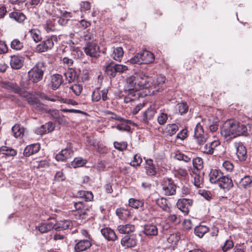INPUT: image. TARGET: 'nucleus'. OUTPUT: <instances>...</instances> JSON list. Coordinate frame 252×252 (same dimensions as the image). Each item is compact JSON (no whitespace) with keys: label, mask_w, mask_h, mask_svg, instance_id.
<instances>
[{"label":"nucleus","mask_w":252,"mask_h":252,"mask_svg":"<svg viewBox=\"0 0 252 252\" xmlns=\"http://www.w3.org/2000/svg\"><path fill=\"white\" fill-rule=\"evenodd\" d=\"M151 84L148 76L143 71L136 72L127 77L125 86L126 93L125 102L127 103L138 99L140 97L139 90L149 88Z\"/></svg>","instance_id":"f257e3e1"},{"label":"nucleus","mask_w":252,"mask_h":252,"mask_svg":"<svg viewBox=\"0 0 252 252\" xmlns=\"http://www.w3.org/2000/svg\"><path fill=\"white\" fill-rule=\"evenodd\" d=\"M236 121L228 120L225 122L221 129V135L227 140L236 137Z\"/></svg>","instance_id":"f03ea898"},{"label":"nucleus","mask_w":252,"mask_h":252,"mask_svg":"<svg viewBox=\"0 0 252 252\" xmlns=\"http://www.w3.org/2000/svg\"><path fill=\"white\" fill-rule=\"evenodd\" d=\"M45 70L44 63L43 62H39L29 71V77L30 80L36 83L40 81L43 77Z\"/></svg>","instance_id":"7ed1b4c3"},{"label":"nucleus","mask_w":252,"mask_h":252,"mask_svg":"<svg viewBox=\"0 0 252 252\" xmlns=\"http://www.w3.org/2000/svg\"><path fill=\"white\" fill-rule=\"evenodd\" d=\"M161 185L165 195L170 196L175 194L177 186L172 179L167 177L163 178L161 181Z\"/></svg>","instance_id":"20e7f679"},{"label":"nucleus","mask_w":252,"mask_h":252,"mask_svg":"<svg viewBox=\"0 0 252 252\" xmlns=\"http://www.w3.org/2000/svg\"><path fill=\"white\" fill-rule=\"evenodd\" d=\"M58 41V37L56 35H52L47 37L40 43L37 45L35 51L38 53L44 52L51 49L54 45V42Z\"/></svg>","instance_id":"39448f33"},{"label":"nucleus","mask_w":252,"mask_h":252,"mask_svg":"<svg viewBox=\"0 0 252 252\" xmlns=\"http://www.w3.org/2000/svg\"><path fill=\"white\" fill-rule=\"evenodd\" d=\"M83 49L86 55L91 58H97L99 56V47L94 42H87Z\"/></svg>","instance_id":"423d86ee"},{"label":"nucleus","mask_w":252,"mask_h":252,"mask_svg":"<svg viewBox=\"0 0 252 252\" xmlns=\"http://www.w3.org/2000/svg\"><path fill=\"white\" fill-rule=\"evenodd\" d=\"M194 137L198 145H204L208 139V135L204 132L203 126L200 123L196 125Z\"/></svg>","instance_id":"0eeeda50"},{"label":"nucleus","mask_w":252,"mask_h":252,"mask_svg":"<svg viewBox=\"0 0 252 252\" xmlns=\"http://www.w3.org/2000/svg\"><path fill=\"white\" fill-rule=\"evenodd\" d=\"M1 87L7 90L19 94L23 97L27 96V93L21 89L17 84L10 82L3 81L1 83Z\"/></svg>","instance_id":"6e6552de"},{"label":"nucleus","mask_w":252,"mask_h":252,"mask_svg":"<svg viewBox=\"0 0 252 252\" xmlns=\"http://www.w3.org/2000/svg\"><path fill=\"white\" fill-rule=\"evenodd\" d=\"M158 108V107L156 104H151L143 113L141 121L145 124H148L153 119Z\"/></svg>","instance_id":"1a4fd4ad"},{"label":"nucleus","mask_w":252,"mask_h":252,"mask_svg":"<svg viewBox=\"0 0 252 252\" xmlns=\"http://www.w3.org/2000/svg\"><path fill=\"white\" fill-rule=\"evenodd\" d=\"M74 207L78 211L75 215L78 216L79 219H86L88 216L87 211L88 210L86 206L85 202L78 201L74 203Z\"/></svg>","instance_id":"9d476101"},{"label":"nucleus","mask_w":252,"mask_h":252,"mask_svg":"<svg viewBox=\"0 0 252 252\" xmlns=\"http://www.w3.org/2000/svg\"><path fill=\"white\" fill-rule=\"evenodd\" d=\"M220 145V142L214 141L212 142L204 145H198L200 151L206 154L212 155L214 153V149Z\"/></svg>","instance_id":"9b49d317"},{"label":"nucleus","mask_w":252,"mask_h":252,"mask_svg":"<svg viewBox=\"0 0 252 252\" xmlns=\"http://www.w3.org/2000/svg\"><path fill=\"white\" fill-rule=\"evenodd\" d=\"M108 90L107 89H104L100 90L98 89H95L92 94V100L93 101H98L102 99L103 101H105L108 99L107 94Z\"/></svg>","instance_id":"f8f14e48"},{"label":"nucleus","mask_w":252,"mask_h":252,"mask_svg":"<svg viewBox=\"0 0 252 252\" xmlns=\"http://www.w3.org/2000/svg\"><path fill=\"white\" fill-rule=\"evenodd\" d=\"M150 79V82L152 83L150 87H153L155 90L154 92H160L163 90V85L165 81V78L162 76H158L157 77L156 80H154L153 82H152V78L149 77Z\"/></svg>","instance_id":"ddd939ff"},{"label":"nucleus","mask_w":252,"mask_h":252,"mask_svg":"<svg viewBox=\"0 0 252 252\" xmlns=\"http://www.w3.org/2000/svg\"><path fill=\"white\" fill-rule=\"evenodd\" d=\"M235 147L236 149V155L238 158L241 161H244L247 158V152L246 147L242 142L235 143Z\"/></svg>","instance_id":"4468645a"},{"label":"nucleus","mask_w":252,"mask_h":252,"mask_svg":"<svg viewBox=\"0 0 252 252\" xmlns=\"http://www.w3.org/2000/svg\"><path fill=\"white\" fill-rule=\"evenodd\" d=\"M92 239H83L79 241L74 246L75 252H81L89 249L92 245Z\"/></svg>","instance_id":"2eb2a0df"},{"label":"nucleus","mask_w":252,"mask_h":252,"mask_svg":"<svg viewBox=\"0 0 252 252\" xmlns=\"http://www.w3.org/2000/svg\"><path fill=\"white\" fill-rule=\"evenodd\" d=\"M137 243V236L135 234L125 236L122 239L121 241V245L127 248L134 247L136 245Z\"/></svg>","instance_id":"dca6fc26"},{"label":"nucleus","mask_w":252,"mask_h":252,"mask_svg":"<svg viewBox=\"0 0 252 252\" xmlns=\"http://www.w3.org/2000/svg\"><path fill=\"white\" fill-rule=\"evenodd\" d=\"M191 205V200L185 198L179 199L177 203V208L185 214L189 213V207Z\"/></svg>","instance_id":"f3484780"},{"label":"nucleus","mask_w":252,"mask_h":252,"mask_svg":"<svg viewBox=\"0 0 252 252\" xmlns=\"http://www.w3.org/2000/svg\"><path fill=\"white\" fill-rule=\"evenodd\" d=\"M217 184L220 188L226 190L230 189L233 186L231 179L223 175Z\"/></svg>","instance_id":"a211bd4d"},{"label":"nucleus","mask_w":252,"mask_h":252,"mask_svg":"<svg viewBox=\"0 0 252 252\" xmlns=\"http://www.w3.org/2000/svg\"><path fill=\"white\" fill-rule=\"evenodd\" d=\"M63 82V77L59 74H55L51 76L50 86L52 90L58 89Z\"/></svg>","instance_id":"6ab92c4d"},{"label":"nucleus","mask_w":252,"mask_h":252,"mask_svg":"<svg viewBox=\"0 0 252 252\" xmlns=\"http://www.w3.org/2000/svg\"><path fill=\"white\" fill-rule=\"evenodd\" d=\"M100 231L103 237L108 241H115L118 238L114 231L109 227L102 228Z\"/></svg>","instance_id":"aec40b11"},{"label":"nucleus","mask_w":252,"mask_h":252,"mask_svg":"<svg viewBox=\"0 0 252 252\" xmlns=\"http://www.w3.org/2000/svg\"><path fill=\"white\" fill-rule=\"evenodd\" d=\"M73 153V151L70 148H66L62 150L56 156V159L58 161H64L67 158H70Z\"/></svg>","instance_id":"412c9836"},{"label":"nucleus","mask_w":252,"mask_h":252,"mask_svg":"<svg viewBox=\"0 0 252 252\" xmlns=\"http://www.w3.org/2000/svg\"><path fill=\"white\" fill-rule=\"evenodd\" d=\"M54 226V222H43L40 223L37 226H36V229H37L41 233H45L53 229Z\"/></svg>","instance_id":"4be33fe9"},{"label":"nucleus","mask_w":252,"mask_h":252,"mask_svg":"<svg viewBox=\"0 0 252 252\" xmlns=\"http://www.w3.org/2000/svg\"><path fill=\"white\" fill-rule=\"evenodd\" d=\"M40 149L39 143H35L27 146L24 150V155L26 157H30L37 153Z\"/></svg>","instance_id":"5701e85b"},{"label":"nucleus","mask_w":252,"mask_h":252,"mask_svg":"<svg viewBox=\"0 0 252 252\" xmlns=\"http://www.w3.org/2000/svg\"><path fill=\"white\" fill-rule=\"evenodd\" d=\"M24 63V58L19 56L14 55L11 57L10 65L11 67L15 69L20 68Z\"/></svg>","instance_id":"b1692460"},{"label":"nucleus","mask_w":252,"mask_h":252,"mask_svg":"<svg viewBox=\"0 0 252 252\" xmlns=\"http://www.w3.org/2000/svg\"><path fill=\"white\" fill-rule=\"evenodd\" d=\"M145 168L146 173L148 176H155L157 173V169L153 163V160L151 159H148L146 160Z\"/></svg>","instance_id":"393cba45"},{"label":"nucleus","mask_w":252,"mask_h":252,"mask_svg":"<svg viewBox=\"0 0 252 252\" xmlns=\"http://www.w3.org/2000/svg\"><path fill=\"white\" fill-rule=\"evenodd\" d=\"M143 233L147 236H156L158 234L157 226L153 224H147L144 225Z\"/></svg>","instance_id":"a878e982"},{"label":"nucleus","mask_w":252,"mask_h":252,"mask_svg":"<svg viewBox=\"0 0 252 252\" xmlns=\"http://www.w3.org/2000/svg\"><path fill=\"white\" fill-rule=\"evenodd\" d=\"M223 173L219 170L212 169L209 174L210 181L211 183L218 184L222 177Z\"/></svg>","instance_id":"bb28decb"},{"label":"nucleus","mask_w":252,"mask_h":252,"mask_svg":"<svg viewBox=\"0 0 252 252\" xmlns=\"http://www.w3.org/2000/svg\"><path fill=\"white\" fill-rule=\"evenodd\" d=\"M140 53L142 60V64H148L154 61L155 57L152 52L145 50Z\"/></svg>","instance_id":"cd10ccee"},{"label":"nucleus","mask_w":252,"mask_h":252,"mask_svg":"<svg viewBox=\"0 0 252 252\" xmlns=\"http://www.w3.org/2000/svg\"><path fill=\"white\" fill-rule=\"evenodd\" d=\"M235 182H236L239 188L246 189L251 187L252 183V177L246 176L241 178L238 182L236 181Z\"/></svg>","instance_id":"c85d7f7f"},{"label":"nucleus","mask_w":252,"mask_h":252,"mask_svg":"<svg viewBox=\"0 0 252 252\" xmlns=\"http://www.w3.org/2000/svg\"><path fill=\"white\" fill-rule=\"evenodd\" d=\"M71 224V221L69 220H61L56 223L54 222V229L56 231L63 230L68 228Z\"/></svg>","instance_id":"c756f323"},{"label":"nucleus","mask_w":252,"mask_h":252,"mask_svg":"<svg viewBox=\"0 0 252 252\" xmlns=\"http://www.w3.org/2000/svg\"><path fill=\"white\" fill-rule=\"evenodd\" d=\"M117 216L123 220H126L129 219L131 216V212L129 210L124 208H118L116 210Z\"/></svg>","instance_id":"7c9ffc66"},{"label":"nucleus","mask_w":252,"mask_h":252,"mask_svg":"<svg viewBox=\"0 0 252 252\" xmlns=\"http://www.w3.org/2000/svg\"><path fill=\"white\" fill-rule=\"evenodd\" d=\"M105 71L110 77H115L118 73L117 63L113 62L109 63L106 65Z\"/></svg>","instance_id":"2f4dec72"},{"label":"nucleus","mask_w":252,"mask_h":252,"mask_svg":"<svg viewBox=\"0 0 252 252\" xmlns=\"http://www.w3.org/2000/svg\"><path fill=\"white\" fill-rule=\"evenodd\" d=\"M135 229V225L131 224H121L117 226L118 231L121 234H128L134 232Z\"/></svg>","instance_id":"473e14b6"},{"label":"nucleus","mask_w":252,"mask_h":252,"mask_svg":"<svg viewBox=\"0 0 252 252\" xmlns=\"http://www.w3.org/2000/svg\"><path fill=\"white\" fill-rule=\"evenodd\" d=\"M28 101L33 108L40 111H45V106L36 98L30 97L28 99Z\"/></svg>","instance_id":"72a5a7b5"},{"label":"nucleus","mask_w":252,"mask_h":252,"mask_svg":"<svg viewBox=\"0 0 252 252\" xmlns=\"http://www.w3.org/2000/svg\"><path fill=\"white\" fill-rule=\"evenodd\" d=\"M192 164L193 168L192 172H203L202 168L203 167V159L199 157H196L192 160Z\"/></svg>","instance_id":"f704fd0d"},{"label":"nucleus","mask_w":252,"mask_h":252,"mask_svg":"<svg viewBox=\"0 0 252 252\" xmlns=\"http://www.w3.org/2000/svg\"><path fill=\"white\" fill-rule=\"evenodd\" d=\"M193 174V184L197 188H201L203 182V172H192Z\"/></svg>","instance_id":"c9c22d12"},{"label":"nucleus","mask_w":252,"mask_h":252,"mask_svg":"<svg viewBox=\"0 0 252 252\" xmlns=\"http://www.w3.org/2000/svg\"><path fill=\"white\" fill-rule=\"evenodd\" d=\"M123 55L124 51L122 47L114 48L111 57L114 60L120 62L123 57Z\"/></svg>","instance_id":"e433bc0d"},{"label":"nucleus","mask_w":252,"mask_h":252,"mask_svg":"<svg viewBox=\"0 0 252 252\" xmlns=\"http://www.w3.org/2000/svg\"><path fill=\"white\" fill-rule=\"evenodd\" d=\"M236 137L240 135H247V127L244 125L240 124L236 121Z\"/></svg>","instance_id":"4c0bfd02"},{"label":"nucleus","mask_w":252,"mask_h":252,"mask_svg":"<svg viewBox=\"0 0 252 252\" xmlns=\"http://www.w3.org/2000/svg\"><path fill=\"white\" fill-rule=\"evenodd\" d=\"M157 204L163 211L170 212V208L168 205L167 200L164 197L158 198L156 200Z\"/></svg>","instance_id":"58836bf2"},{"label":"nucleus","mask_w":252,"mask_h":252,"mask_svg":"<svg viewBox=\"0 0 252 252\" xmlns=\"http://www.w3.org/2000/svg\"><path fill=\"white\" fill-rule=\"evenodd\" d=\"M49 113L53 119L58 121L59 123L63 121V115L60 111L56 109H50L49 111Z\"/></svg>","instance_id":"ea45409f"},{"label":"nucleus","mask_w":252,"mask_h":252,"mask_svg":"<svg viewBox=\"0 0 252 252\" xmlns=\"http://www.w3.org/2000/svg\"><path fill=\"white\" fill-rule=\"evenodd\" d=\"M209 231V228L205 225H200L195 227L194 233L199 238H202Z\"/></svg>","instance_id":"a19ab883"},{"label":"nucleus","mask_w":252,"mask_h":252,"mask_svg":"<svg viewBox=\"0 0 252 252\" xmlns=\"http://www.w3.org/2000/svg\"><path fill=\"white\" fill-rule=\"evenodd\" d=\"M12 131L15 137L18 138L23 135L25 128L19 124H15L12 128Z\"/></svg>","instance_id":"79ce46f5"},{"label":"nucleus","mask_w":252,"mask_h":252,"mask_svg":"<svg viewBox=\"0 0 252 252\" xmlns=\"http://www.w3.org/2000/svg\"><path fill=\"white\" fill-rule=\"evenodd\" d=\"M9 15L11 18L20 23H22L26 19L25 15L20 12H12Z\"/></svg>","instance_id":"37998d69"},{"label":"nucleus","mask_w":252,"mask_h":252,"mask_svg":"<svg viewBox=\"0 0 252 252\" xmlns=\"http://www.w3.org/2000/svg\"><path fill=\"white\" fill-rule=\"evenodd\" d=\"M128 202L129 206L135 209L142 207L144 205L143 201L134 198H130Z\"/></svg>","instance_id":"c03bdc74"},{"label":"nucleus","mask_w":252,"mask_h":252,"mask_svg":"<svg viewBox=\"0 0 252 252\" xmlns=\"http://www.w3.org/2000/svg\"><path fill=\"white\" fill-rule=\"evenodd\" d=\"M87 162L85 159L81 158H75L71 163V166L73 168H77L84 165Z\"/></svg>","instance_id":"a18cd8bd"},{"label":"nucleus","mask_w":252,"mask_h":252,"mask_svg":"<svg viewBox=\"0 0 252 252\" xmlns=\"http://www.w3.org/2000/svg\"><path fill=\"white\" fill-rule=\"evenodd\" d=\"M69 17H70V13L65 12L63 13L62 16L59 18L58 23L61 26H64L67 23Z\"/></svg>","instance_id":"49530a36"},{"label":"nucleus","mask_w":252,"mask_h":252,"mask_svg":"<svg viewBox=\"0 0 252 252\" xmlns=\"http://www.w3.org/2000/svg\"><path fill=\"white\" fill-rule=\"evenodd\" d=\"M81 197L84 198L86 201H90L93 199L94 195L92 192L89 191H80L79 192Z\"/></svg>","instance_id":"de8ad7c7"},{"label":"nucleus","mask_w":252,"mask_h":252,"mask_svg":"<svg viewBox=\"0 0 252 252\" xmlns=\"http://www.w3.org/2000/svg\"><path fill=\"white\" fill-rule=\"evenodd\" d=\"M64 75L66 78V81L69 83L74 81L76 78L75 71L72 69H69L66 71L65 72H64Z\"/></svg>","instance_id":"09e8293b"},{"label":"nucleus","mask_w":252,"mask_h":252,"mask_svg":"<svg viewBox=\"0 0 252 252\" xmlns=\"http://www.w3.org/2000/svg\"><path fill=\"white\" fill-rule=\"evenodd\" d=\"M180 239V235L178 233L172 234L167 238V240L169 243L172 245H176Z\"/></svg>","instance_id":"8fccbe9b"},{"label":"nucleus","mask_w":252,"mask_h":252,"mask_svg":"<svg viewBox=\"0 0 252 252\" xmlns=\"http://www.w3.org/2000/svg\"><path fill=\"white\" fill-rule=\"evenodd\" d=\"M11 47L15 50H20L23 47V43L18 39H14L11 42Z\"/></svg>","instance_id":"3c124183"},{"label":"nucleus","mask_w":252,"mask_h":252,"mask_svg":"<svg viewBox=\"0 0 252 252\" xmlns=\"http://www.w3.org/2000/svg\"><path fill=\"white\" fill-rule=\"evenodd\" d=\"M43 26L47 32H53L56 30L54 21L51 20H47Z\"/></svg>","instance_id":"603ef678"},{"label":"nucleus","mask_w":252,"mask_h":252,"mask_svg":"<svg viewBox=\"0 0 252 252\" xmlns=\"http://www.w3.org/2000/svg\"><path fill=\"white\" fill-rule=\"evenodd\" d=\"M179 112L181 115L187 113L189 110V106L186 102H181L177 104Z\"/></svg>","instance_id":"864d4df0"},{"label":"nucleus","mask_w":252,"mask_h":252,"mask_svg":"<svg viewBox=\"0 0 252 252\" xmlns=\"http://www.w3.org/2000/svg\"><path fill=\"white\" fill-rule=\"evenodd\" d=\"M31 35L33 39V40L37 42L41 40V37L40 34V32L36 29H32L30 31Z\"/></svg>","instance_id":"5fc2aeb1"},{"label":"nucleus","mask_w":252,"mask_h":252,"mask_svg":"<svg viewBox=\"0 0 252 252\" xmlns=\"http://www.w3.org/2000/svg\"><path fill=\"white\" fill-rule=\"evenodd\" d=\"M141 56L140 53L136 54L133 57L131 58L127 61V63H129L131 64H142V60L141 59Z\"/></svg>","instance_id":"6e6d98bb"},{"label":"nucleus","mask_w":252,"mask_h":252,"mask_svg":"<svg viewBox=\"0 0 252 252\" xmlns=\"http://www.w3.org/2000/svg\"><path fill=\"white\" fill-rule=\"evenodd\" d=\"M142 162V158L138 154H136L133 157V159L131 161L130 165L134 167L140 165Z\"/></svg>","instance_id":"4d7b16f0"},{"label":"nucleus","mask_w":252,"mask_h":252,"mask_svg":"<svg viewBox=\"0 0 252 252\" xmlns=\"http://www.w3.org/2000/svg\"><path fill=\"white\" fill-rule=\"evenodd\" d=\"M114 146L115 149L120 151H123L124 150H125L126 149L127 144L126 142H114Z\"/></svg>","instance_id":"13d9d810"},{"label":"nucleus","mask_w":252,"mask_h":252,"mask_svg":"<svg viewBox=\"0 0 252 252\" xmlns=\"http://www.w3.org/2000/svg\"><path fill=\"white\" fill-rule=\"evenodd\" d=\"M1 151L3 152V154L7 156H13L16 155L15 150L7 147H2L0 149Z\"/></svg>","instance_id":"bf43d9fd"},{"label":"nucleus","mask_w":252,"mask_h":252,"mask_svg":"<svg viewBox=\"0 0 252 252\" xmlns=\"http://www.w3.org/2000/svg\"><path fill=\"white\" fill-rule=\"evenodd\" d=\"M167 119V114L161 112L158 117L157 121L159 125H163L166 122Z\"/></svg>","instance_id":"052dcab7"},{"label":"nucleus","mask_w":252,"mask_h":252,"mask_svg":"<svg viewBox=\"0 0 252 252\" xmlns=\"http://www.w3.org/2000/svg\"><path fill=\"white\" fill-rule=\"evenodd\" d=\"M178 129L179 127L177 125H170L167 127V132L170 136H172L178 130Z\"/></svg>","instance_id":"680f3d73"},{"label":"nucleus","mask_w":252,"mask_h":252,"mask_svg":"<svg viewBox=\"0 0 252 252\" xmlns=\"http://www.w3.org/2000/svg\"><path fill=\"white\" fill-rule=\"evenodd\" d=\"M70 89L76 95H79L82 91V87L80 84H74L70 87Z\"/></svg>","instance_id":"e2e57ef3"},{"label":"nucleus","mask_w":252,"mask_h":252,"mask_svg":"<svg viewBox=\"0 0 252 252\" xmlns=\"http://www.w3.org/2000/svg\"><path fill=\"white\" fill-rule=\"evenodd\" d=\"M233 242L232 241L230 240H227L225 241V243L222 247V250L225 252L233 247Z\"/></svg>","instance_id":"0e129e2a"},{"label":"nucleus","mask_w":252,"mask_h":252,"mask_svg":"<svg viewBox=\"0 0 252 252\" xmlns=\"http://www.w3.org/2000/svg\"><path fill=\"white\" fill-rule=\"evenodd\" d=\"M91 3L88 1H82L80 3V9L81 11H86L91 9Z\"/></svg>","instance_id":"69168bd1"},{"label":"nucleus","mask_w":252,"mask_h":252,"mask_svg":"<svg viewBox=\"0 0 252 252\" xmlns=\"http://www.w3.org/2000/svg\"><path fill=\"white\" fill-rule=\"evenodd\" d=\"M223 167L228 172L232 171L234 168L233 163L230 161H225L222 163Z\"/></svg>","instance_id":"338daca9"},{"label":"nucleus","mask_w":252,"mask_h":252,"mask_svg":"<svg viewBox=\"0 0 252 252\" xmlns=\"http://www.w3.org/2000/svg\"><path fill=\"white\" fill-rule=\"evenodd\" d=\"M125 123L126 124H122L117 125L116 126V128L120 131H129L130 129V127L127 125L128 123Z\"/></svg>","instance_id":"774afa93"}]
</instances>
